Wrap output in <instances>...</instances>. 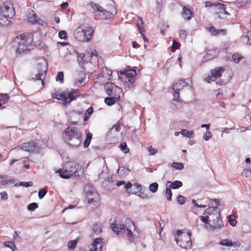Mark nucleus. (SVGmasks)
Wrapping results in <instances>:
<instances>
[{"instance_id": "1", "label": "nucleus", "mask_w": 251, "mask_h": 251, "mask_svg": "<svg viewBox=\"0 0 251 251\" xmlns=\"http://www.w3.org/2000/svg\"><path fill=\"white\" fill-rule=\"evenodd\" d=\"M211 204L215 206L208 207L204 212L203 215L200 216L201 221L204 224L208 225L214 229H219L224 226L222 220L220 209L218 207L220 201L218 199H210Z\"/></svg>"}, {"instance_id": "2", "label": "nucleus", "mask_w": 251, "mask_h": 251, "mask_svg": "<svg viewBox=\"0 0 251 251\" xmlns=\"http://www.w3.org/2000/svg\"><path fill=\"white\" fill-rule=\"evenodd\" d=\"M13 47L16 54H20L33 49L36 46L33 33L25 32L17 36L13 40Z\"/></svg>"}, {"instance_id": "3", "label": "nucleus", "mask_w": 251, "mask_h": 251, "mask_svg": "<svg viewBox=\"0 0 251 251\" xmlns=\"http://www.w3.org/2000/svg\"><path fill=\"white\" fill-rule=\"evenodd\" d=\"M62 137L64 142L72 148H77L82 144V133L75 126L67 127L62 132Z\"/></svg>"}, {"instance_id": "4", "label": "nucleus", "mask_w": 251, "mask_h": 251, "mask_svg": "<svg viewBox=\"0 0 251 251\" xmlns=\"http://www.w3.org/2000/svg\"><path fill=\"white\" fill-rule=\"evenodd\" d=\"M80 95L79 91L77 89H72L71 91L67 90L63 92H61L59 90L54 89L51 91V98L61 101L64 105L69 104L79 97Z\"/></svg>"}, {"instance_id": "5", "label": "nucleus", "mask_w": 251, "mask_h": 251, "mask_svg": "<svg viewBox=\"0 0 251 251\" xmlns=\"http://www.w3.org/2000/svg\"><path fill=\"white\" fill-rule=\"evenodd\" d=\"M93 33L92 26L80 25L74 31V35L75 38L79 42H88L91 39Z\"/></svg>"}, {"instance_id": "6", "label": "nucleus", "mask_w": 251, "mask_h": 251, "mask_svg": "<svg viewBox=\"0 0 251 251\" xmlns=\"http://www.w3.org/2000/svg\"><path fill=\"white\" fill-rule=\"evenodd\" d=\"M191 233L186 230H178L175 234V240L177 245L184 249H189L192 246Z\"/></svg>"}, {"instance_id": "7", "label": "nucleus", "mask_w": 251, "mask_h": 251, "mask_svg": "<svg viewBox=\"0 0 251 251\" xmlns=\"http://www.w3.org/2000/svg\"><path fill=\"white\" fill-rule=\"evenodd\" d=\"M84 189L85 199L88 203L92 204L95 208L99 207L100 205V195L89 185H85Z\"/></svg>"}, {"instance_id": "8", "label": "nucleus", "mask_w": 251, "mask_h": 251, "mask_svg": "<svg viewBox=\"0 0 251 251\" xmlns=\"http://www.w3.org/2000/svg\"><path fill=\"white\" fill-rule=\"evenodd\" d=\"M136 75V71L134 69L121 70L119 74V77L129 87L135 81Z\"/></svg>"}, {"instance_id": "9", "label": "nucleus", "mask_w": 251, "mask_h": 251, "mask_svg": "<svg viewBox=\"0 0 251 251\" xmlns=\"http://www.w3.org/2000/svg\"><path fill=\"white\" fill-rule=\"evenodd\" d=\"M104 89L107 95L114 96L115 98H120V95L122 94L121 88L111 82L105 83Z\"/></svg>"}, {"instance_id": "10", "label": "nucleus", "mask_w": 251, "mask_h": 251, "mask_svg": "<svg viewBox=\"0 0 251 251\" xmlns=\"http://www.w3.org/2000/svg\"><path fill=\"white\" fill-rule=\"evenodd\" d=\"M93 8L95 10L99 12V16L102 19H111L116 14V10L113 6L111 7L110 11L103 10V8L98 4H94Z\"/></svg>"}, {"instance_id": "11", "label": "nucleus", "mask_w": 251, "mask_h": 251, "mask_svg": "<svg viewBox=\"0 0 251 251\" xmlns=\"http://www.w3.org/2000/svg\"><path fill=\"white\" fill-rule=\"evenodd\" d=\"M88 81L86 74L83 71H76L74 75V85L83 86Z\"/></svg>"}, {"instance_id": "12", "label": "nucleus", "mask_w": 251, "mask_h": 251, "mask_svg": "<svg viewBox=\"0 0 251 251\" xmlns=\"http://www.w3.org/2000/svg\"><path fill=\"white\" fill-rule=\"evenodd\" d=\"M1 15H4L8 18H13L15 15V11L12 5L8 2L3 3L0 8Z\"/></svg>"}, {"instance_id": "13", "label": "nucleus", "mask_w": 251, "mask_h": 251, "mask_svg": "<svg viewBox=\"0 0 251 251\" xmlns=\"http://www.w3.org/2000/svg\"><path fill=\"white\" fill-rule=\"evenodd\" d=\"M110 228L112 229V230L116 234H119L121 233H124L126 231V229H127L128 232L131 235L132 234V233L130 229H129L128 228L129 226H128L127 228L123 224H116V221L115 220H112L110 219Z\"/></svg>"}, {"instance_id": "14", "label": "nucleus", "mask_w": 251, "mask_h": 251, "mask_svg": "<svg viewBox=\"0 0 251 251\" xmlns=\"http://www.w3.org/2000/svg\"><path fill=\"white\" fill-rule=\"evenodd\" d=\"M69 172L72 177H79V172L82 170L81 166L76 162H70L67 163Z\"/></svg>"}, {"instance_id": "15", "label": "nucleus", "mask_w": 251, "mask_h": 251, "mask_svg": "<svg viewBox=\"0 0 251 251\" xmlns=\"http://www.w3.org/2000/svg\"><path fill=\"white\" fill-rule=\"evenodd\" d=\"M21 148L22 150L27 152L38 151L39 150V146L36 143L33 141H30L22 144Z\"/></svg>"}, {"instance_id": "16", "label": "nucleus", "mask_w": 251, "mask_h": 251, "mask_svg": "<svg viewBox=\"0 0 251 251\" xmlns=\"http://www.w3.org/2000/svg\"><path fill=\"white\" fill-rule=\"evenodd\" d=\"M214 10L216 14H219L220 18H226L229 14L226 11V5L221 3L217 2L215 5Z\"/></svg>"}, {"instance_id": "17", "label": "nucleus", "mask_w": 251, "mask_h": 251, "mask_svg": "<svg viewBox=\"0 0 251 251\" xmlns=\"http://www.w3.org/2000/svg\"><path fill=\"white\" fill-rule=\"evenodd\" d=\"M99 78L102 81H108L112 79V71L107 67L103 68Z\"/></svg>"}, {"instance_id": "18", "label": "nucleus", "mask_w": 251, "mask_h": 251, "mask_svg": "<svg viewBox=\"0 0 251 251\" xmlns=\"http://www.w3.org/2000/svg\"><path fill=\"white\" fill-rule=\"evenodd\" d=\"M206 28L212 36H215L220 34L225 35L226 32V29H217L212 24H209Z\"/></svg>"}, {"instance_id": "19", "label": "nucleus", "mask_w": 251, "mask_h": 251, "mask_svg": "<svg viewBox=\"0 0 251 251\" xmlns=\"http://www.w3.org/2000/svg\"><path fill=\"white\" fill-rule=\"evenodd\" d=\"M193 16V9L190 5H187L183 7L182 16L186 20H190Z\"/></svg>"}, {"instance_id": "20", "label": "nucleus", "mask_w": 251, "mask_h": 251, "mask_svg": "<svg viewBox=\"0 0 251 251\" xmlns=\"http://www.w3.org/2000/svg\"><path fill=\"white\" fill-rule=\"evenodd\" d=\"M219 53V51L217 49H210L208 50L204 57L206 60L213 59L216 57Z\"/></svg>"}, {"instance_id": "21", "label": "nucleus", "mask_w": 251, "mask_h": 251, "mask_svg": "<svg viewBox=\"0 0 251 251\" xmlns=\"http://www.w3.org/2000/svg\"><path fill=\"white\" fill-rule=\"evenodd\" d=\"M187 85V82L185 80L179 79L173 85L172 89L173 90L180 91Z\"/></svg>"}, {"instance_id": "22", "label": "nucleus", "mask_w": 251, "mask_h": 251, "mask_svg": "<svg viewBox=\"0 0 251 251\" xmlns=\"http://www.w3.org/2000/svg\"><path fill=\"white\" fill-rule=\"evenodd\" d=\"M225 71V68L222 67H217L211 71V74L214 79H216L222 76V73Z\"/></svg>"}, {"instance_id": "23", "label": "nucleus", "mask_w": 251, "mask_h": 251, "mask_svg": "<svg viewBox=\"0 0 251 251\" xmlns=\"http://www.w3.org/2000/svg\"><path fill=\"white\" fill-rule=\"evenodd\" d=\"M136 25L138 27V30L139 31L140 33L141 34V35L143 38V40H144L145 42H146V37H145V35L143 33V32L144 31V27L143 26V22L141 18H138V19L136 20Z\"/></svg>"}, {"instance_id": "24", "label": "nucleus", "mask_w": 251, "mask_h": 251, "mask_svg": "<svg viewBox=\"0 0 251 251\" xmlns=\"http://www.w3.org/2000/svg\"><path fill=\"white\" fill-rule=\"evenodd\" d=\"M56 173H59V176L61 178L68 179L72 177L70 173L69 172L68 169H60L58 170Z\"/></svg>"}, {"instance_id": "25", "label": "nucleus", "mask_w": 251, "mask_h": 251, "mask_svg": "<svg viewBox=\"0 0 251 251\" xmlns=\"http://www.w3.org/2000/svg\"><path fill=\"white\" fill-rule=\"evenodd\" d=\"M15 182L14 179H8L6 176L0 175V184L6 185L13 184Z\"/></svg>"}, {"instance_id": "26", "label": "nucleus", "mask_w": 251, "mask_h": 251, "mask_svg": "<svg viewBox=\"0 0 251 251\" xmlns=\"http://www.w3.org/2000/svg\"><path fill=\"white\" fill-rule=\"evenodd\" d=\"M166 186H171L173 189H178L182 186V183L180 181L176 180L173 183L170 181L166 182Z\"/></svg>"}, {"instance_id": "27", "label": "nucleus", "mask_w": 251, "mask_h": 251, "mask_svg": "<svg viewBox=\"0 0 251 251\" xmlns=\"http://www.w3.org/2000/svg\"><path fill=\"white\" fill-rule=\"evenodd\" d=\"M120 99L118 98H115L114 96H110V97L105 98L104 102L107 105L111 106L115 104L116 101L119 100Z\"/></svg>"}, {"instance_id": "28", "label": "nucleus", "mask_w": 251, "mask_h": 251, "mask_svg": "<svg viewBox=\"0 0 251 251\" xmlns=\"http://www.w3.org/2000/svg\"><path fill=\"white\" fill-rule=\"evenodd\" d=\"M28 21L33 24L39 23L38 16L36 14L30 13L28 17Z\"/></svg>"}, {"instance_id": "29", "label": "nucleus", "mask_w": 251, "mask_h": 251, "mask_svg": "<svg viewBox=\"0 0 251 251\" xmlns=\"http://www.w3.org/2000/svg\"><path fill=\"white\" fill-rule=\"evenodd\" d=\"M244 58V56L239 52L234 53L232 55V59L236 63H238Z\"/></svg>"}, {"instance_id": "30", "label": "nucleus", "mask_w": 251, "mask_h": 251, "mask_svg": "<svg viewBox=\"0 0 251 251\" xmlns=\"http://www.w3.org/2000/svg\"><path fill=\"white\" fill-rule=\"evenodd\" d=\"M92 244H93L96 247H97V249H99L100 251H101L102 249L103 248L102 241L101 238L95 239Z\"/></svg>"}, {"instance_id": "31", "label": "nucleus", "mask_w": 251, "mask_h": 251, "mask_svg": "<svg viewBox=\"0 0 251 251\" xmlns=\"http://www.w3.org/2000/svg\"><path fill=\"white\" fill-rule=\"evenodd\" d=\"M92 138V134L90 133L86 134V137L84 141V147L86 148L89 146Z\"/></svg>"}, {"instance_id": "32", "label": "nucleus", "mask_w": 251, "mask_h": 251, "mask_svg": "<svg viewBox=\"0 0 251 251\" xmlns=\"http://www.w3.org/2000/svg\"><path fill=\"white\" fill-rule=\"evenodd\" d=\"M93 113V108L92 106H90L88 109L85 111L84 117V121H87L90 117L91 115Z\"/></svg>"}, {"instance_id": "33", "label": "nucleus", "mask_w": 251, "mask_h": 251, "mask_svg": "<svg viewBox=\"0 0 251 251\" xmlns=\"http://www.w3.org/2000/svg\"><path fill=\"white\" fill-rule=\"evenodd\" d=\"M181 134L184 136L192 138L193 137L194 132L193 131H189L187 129H182L180 131Z\"/></svg>"}, {"instance_id": "34", "label": "nucleus", "mask_w": 251, "mask_h": 251, "mask_svg": "<svg viewBox=\"0 0 251 251\" xmlns=\"http://www.w3.org/2000/svg\"><path fill=\"white\" fill-rule=\"evenodd\" d=\"M10 99V97L7 94H0V102H1L3 104L7 102Z\"/></svg>"}, {"instance_id": "35", "label": "nucleus", "mask_w": 251, "mask_h": 251, "mask_svg": "<svg viewBox=\"0 0 251 251\" xmlns=\"http://www.w3.org/2000/svg\"><path fill=\"white\" fill-rule=\"evenodd\" d=\"M94 54L92 51H87L84 54L83 58H85L84 60L88 61L91 60Z\"/></svg>"}, {"instance_id": "36", "label": "nucleus", "mask_w": 251, "mask_h": 251, "mask_svg": "<svg viewBox=\"0 0 251 251\" xmlns=\"http://www.w3.org/2000/svg\"><path fill=\"white\" fill-rule=\"evenodd\" d=\"M172 166L178 170H181L184 168V165L182 163L180 162H173L172 164Z\"/></svg>"}, {"instance_id": "37", "label": "nucleus", "mask_w": 251, "mask_h": 251, "mask_svg": "<svg viewBox=\"0 0 251 251\" xmlns=\"http://www.w3.org/2000/svg\"><path fill=\"white\" fill-rule=\"evenodd\" d=\"M158 185L157 182L152 183L149 186V189L152 193L156 192L158 190Z\"/></svg>"}, {"instance_id": "38", "label": "nucleus", "mask_w": 251, "mask_h": 251, "mask_svg": "<svg viewBox=\"0 0 251 251\" xmlns=\"http://www.w3.org/2000/svg\"><path fill=\"white\" fill-rule=\"evenodd\" d=\"M228 221L230 225L233 226L236 225L237 221L235 219V216L233 215H230L228 217Z\"/></svg>"}, {"instance_id": "39", "label": "nucleus", "mask_w": 251, "mask_h": 251, "mask_svg": "<svg viewBox=\"0 0 251 251\" xmlns=\"http://www.w3.org/2000/svg\"><path fill=\"white\" fill-rule=\"evenodd\" d=\"M167 188L166 190V196L168 201H171L172 199V193L171 190V186H166Z\"/></svg>"}, {"instance_id": "40", "label": "nucleus", "mask_w": 251, "mask_h": 251, "mask_svg": "<svg viewBox=\"0 0 251 251\" xmlns=\"http://www.w3.org/2000/svg\"><path fill=\"white\" fill-rule=\"evenodd\" d=\"M56 80L59 81L60 83H62L64 81V74L62 72H59L56 76Z\"/></svg>"}, {"instance_id": "41", "label": "nucleus", "mask_w": 251, "mask_h": 251, "mask_svg": "<svg viewBox=\"0 0 251 251\" xmlns=\"http://www.w3.org/2000/svg\"><path fill=\"white\" fill-rule=\"evenodd\" d=\"M4 245L5 246L10 248L13 251H15V250L16 249L15 244L13 242H5Z\"/></svg>"}, {"instance_id": "42", "label": "nucleus", "mask_w": 251, "mask_h": 251, "mask_svg": "<svg viewBox=\"0 0 251 251\" xmlns=\"http://www.w3.org/2000/svg\"><path fill=\"white\" fill-rule=\"evenodd\" d=\"M220 244L222 245L227 247L232 246V242L231 241V240H228V239H224L223 240L220 242Z\"/></svg>"}, {"instance_id": "43", "label": "nucleus", "mask_w": 251, "mask_h": 251, "mask_svg": "<svg viewBox=\"0 0 251 251\" xmlns=\"http://www.w3.org/2000/svg\"><path fill=\"white\" fill-rule=\"evenodd\" d=\"M16 186H22L25 187L32 186L33 185V182L32 181H29V182H20L19 184L16 183L15 185Z\"/></svg>"}, {"instance_id": "44", "label": "nucleus", "mask_w": 251, "mask_h": 251, "mask_svg": "<svg viewBox=\"0 0 251 251\" xmlns=\"http://www.w3.org/2000/svg\"><path fill=\"white\" fill-rule=\"evenodd\" d=\"M121 129V125L119 123H117V124L114 125L112 128L111 129L109 134L112 133V132H119Z\"/></svg>"}, {"instance_id": "45", "label": "nucleus", "mask_w": 251, "mask_h": 251, "mask_svg": "<svg viewBox=\"0 0 251 251\" xmlns=\"http://www.w3.org/2000/svg\"><path fill=\"white\" fill-rule=\"evenodd\" d=\"M120 149L125 153H126L129 151V149L127 146L126 143H122L120 146Z\"/></svg>"}, {"instance_id": "46", "label": "nucleus", "mask_w": 251, "mask_h": 251, "mask_svg": "<svg viewBox=\"0 0 251 251\" xmlns=\"http://www.w3.org/2000/svg\"><path fill=\"white\" fill-rule=\"evenodd\" d=\"M93 230L95 234H98L101 232V226L98 224L94 225L93 226Z\"/></svg>"}, {"instance_id": "47", "label": "nucleus", "mask_w": 251, "mask_h": 251, "mask_svg": "<svg viewBox=\"0 0 251 251\" xmlns=\"http://www.w3.org/2000/svg\"><path fill=\"white\" fill-rule=\"evenodd\" d=\"M38 207V204L36 202H32L27 205V209L29 211H34Z\"/></svg>"}, {"instance_id": "48", "label": "nucleus", "mask_w": 251, "mask_h": 251, "mask_svg": "<svg viewBox=\"0 0 251 251\" xmlns=\"http://www.w3.org/2000/svg\"><path fill=\"white\" fill-rule=\"evenodd\" d=\"M179 38L182 40H185L187 37V33L185 30L181 29L179 32Z\"/></svg>"}, {"instance_id": "49", "label": "nucleus", "mask_w": 251, "mask_h": 251, "mask_svg": "<svg viewBox=\"0 0 251 251\" xmlns=\"http://www.w3.org/2000/svg\"><path fill=\"white\" fill-rule=\"evenodd\" d=\"M185 201H186L185 197H184L183 196H181L180 195H179L177 196V201L180 204H184L185 203Z\"/></svg>"}, {"instance_id": "50", "label": "nucleus", "mask_w": 251, "mask_h": 251, "mask_svg": "<svg viewBox=\"0 0 251 251\" xmlns=\"http://www.w3.org/2000/svg\"><path fill=\"white\" fill-rule=\"evenodd\" d=\"M147 150L150 155H153L157 152V150L153 148L151 146L148 147Z\"/></svg>"}, {"instance_id": "51", "label": "nucleus", "mask_w": 251, "mask_h": 251, "mask_svg": "<svg viewBox=\"0 0 251 251\" xmlns=\"http://www.w3.org/2000/svg\"><path fill=\"white\" fill-rule=\"evenodd\" d=\"M242 175L245 176L246 177H251V170L248 169H245L242 173Z\"/></svg>"}, {"instance_id": "52", "label": "nucleus", "mask_w": 251, "mask_h": 251, "mask_svg": "<svg viewBox=\"0 0 251 251\" xmlns=\"http://www.w3.org/2000/svg\"><path fill=\"white\" fill-rule=\"evenodd\" d=\"M47 193L45 189H42L39 190L38 192V197L40 199H43Z\"/></svg>"}, {"instance_id": "53", "label": "nucleus", "mask_w": 251, "mask_h": 251, "mask_svg": "<svg viewBox=\"0 0 251 251\" xmlns=\"http://www.w3.org/2000/svg\"><path fill=\"white\" fill-rule=\"evenodd\" d=\"M77 242L75 240H71L68 243V247L69 249H75L76 246Z\"/></svg>"}, {"instance_id": "54", "label": "nucleus", "mask_w": 251, "mask_h": 251, "mask_svg": "<svg viewBox=\"0 0 251 251\" xmlns=\"http://www.w3.org/2000/svg\"><path fill=\"white\" fill-rule=\"evenodd\" d=\"M58 36L60 39H67L68 37L67 35V32L64 30L60 31L59 32Z\"/></svg>"}, {"instance_id": "55", "label": "nucleus", "mask_w": 251, "mask_h": 251, "mask_svg": "<svg viewBox=\"0 0 251 251\" xmlns=\"http://www.w3.org/2000/svg\"><path fill=\"white\" fill-rule=\"evenodd\" d=\"M180 44L176 41H173L172 46V50H176L179 49Z\"/></svg>"}, {"instance_id": "56", "label": "nucleus", "mask_w": 251, "mask_h": 251, "mask_svg": "<svg viewBox=\"0 0 251 251\" xmlns=\"http://www.w3.org/2000/svg\"><path fill=\"white\" fill-rule=\"evenodd\" d=\"M216 2H210L209 1H207L205 2V6L206 7H213L215 8V5H216Z\"/></svg>"}, {"instance_id": "57", "label": "nucleus", "mask_w": 251, "mask_h": 251, "mask_svg": "<svg viewBox=\"0 0 251 251\" xmlns=\"http://www.w3.org/2000/svg\"><path fill=\"white\" fill-rule=\"evenodd\" d=\"M212 137V133L210 131H207L203 136V139L205 141H207Z\"/></svg>"}, {"instance_id": "58", "label": "nucleus", "mask_w": 251, "mask_h": 251, "mask_svg": "<svg viewBox=\"0 0 251 251\" xmlns=\"http://www.w3.org/2000/svg\"><path fill=\"white\" fill-rule=\"evenodd\" d=\"M173 90L174 91L173 100L177 101L179 98V91L176 90Z\"/></svg>"}, {"instance_id": "59", "label": "nucleus", "mask_w": 251, "mask_h": 251, "mask_svg": "<svg viewBox=\"0 0 251 251\" xmlns=\"http://www.w3.org/2000/svg\"><path fill=\"white\" fill-rule=\"evenodd\" d=\"M216 79H214V77L212 75H209L207 77H206L204 79V80L208 83H210L211 81H215Z\"/></svg>"}, {"instance_id": "60", "label": "nucleus", "mask_w": 251, "mask_h": 251, "mask_svg": "<svg viewBox=\"0 0 251 251\" xmlns=\"http://www.w3.org/2000/svg\"><path fill=\"white\" fill-rule=\"evenodd\" d=\"M1 199L3 200H7L8 198L7 194L6 192L4 191L0 193Z\"/></svg>"}, {"instance_id": "61", "label": "nucleus", "mask_w": 251, "mask_h": 251, "mask_svg": "<svg viewBox=\"0 0 251 251\" xmlns=\"http://www.w3.org/2000/svg\"><path fill=\"white\" fill-rule=\"evenodd\" d=\"M125 188L127 190L130 188H131L132 186V184L131 183H130V182H127V183H126L125 182Z\"/></svg>"}, {"instance_id": "62", "label": "nucleus", "mask_w": 251, "mask_h": 251, "mask_svg": "<svg viewBox=\"0 0 251 251\" xmlns=\"http://www.w3.org/2000/svg\"><path fill=\"white\" fill-rule=\"evenodd\" d=\"M139 196L143 198V199H148V195L144 193V192H142L140 193V194H139Z\"/></svg>"}, {"instance_id": "63", "label": "nucleus", "mask_w": 251, "mask_h": 251, "mask_svg": "<svg viewBox=\"0 0 251 251\" xmlns=\"http://www.w3.org/2000/svg\"><path fill=\"white\" fill-rule=\"evenodd\" d=\"M133 186L136 188L139 191H140L142 189V186L138 183H134Z\"/></svg>"}, {"instance_id": "64", "label": "nucleus", "mask_w": 251, "mask_h": 251, "mask_svg": "<svg viewBox=\"0 0 251 251\" xmlns=\"http://www.w3.org/2000/svg\"><path fill=\"white\" fill-rule=\"evenodd\" d=\"M247 37L248 38V41L247 43H248L249 45H251V32L248 33Z\"/></svg>"}]
</instances>
